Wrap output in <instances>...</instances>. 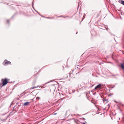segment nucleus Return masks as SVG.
Returning <instances> with one entry per match:
<instances>
[{"label":"nucleus","mask_w":124,"mask_h":124,"mask_svg":"<svg viewBox=\"0 0 124 124\" xmlns=\"http://www.w3.org/2000/svg\"><path fill=\"white\" fill-rule=\"evenodd\" d=\"M7 22H8V23L9 22V20H7Z\"/></svg>","instance_id":"10"},{"label":"nucleus","mask_w":124,"mask_h":124,"mask_svg":"<svg viewBox=\"0 0 124 124\" xmlns=\"http://www.w3.org/2000/svg\"><path fill=\"white\" fill-rule=\"evenodd\" d=\"M102 85L101 84H99L98 85L96 86L95 88L94 89H99L101 87Z\"/></svg>","instance_id":"3"},{"label":"nucleus","mask_w":124,"mask_h":124,"mask_svg":"<svg viewBox=\"0 0 124 124\" xmlns=\"http://www.w3.org/2000/svg\"><path fill=\"white\" fill-rule=\"evenodd\" d=\"M82 124H86L85 123H82Z\"/></svg>","instance_id":"11"},{"label":"nucleus","mask_w":124,"mask_h":124,"mask_svg":"<svg viewBox=\"0 0 124 124\" xmlns=\"http://www.w3.org/2000/svg\"><path fill=\"white\" fill-rule=\"evenodd\" d=\"M121 3L124 5V1H121Z\"/></svg>","instance_id":"6"},{"label":"nucleus","mask_w":124,"mask_h":124,"mask_svg":"<svg viewBox=\"0 0 124 124\" xmlns=\"http://www.w3.org/2000/svg\"><path fill=\"white\" fill-rule=\"evenodd\" d=\"M106 29H107V28H106Z\"/></svg>","instance_id":"15"},{"label":"nucleus","mask_w":124,"mask_h":124,"mask_svg":"<svg viewBox=\"0 0 124 124\" xmlns=\"http://www.w3.org/2000/svg\"><path fill=\"white\" fill-rule=\"evenodd\" d=\"M30 102H25L24 104L23 105L25 106H28L29 105Z\"/></svg>","instance_id":"4"},{"label":"nucleus","mask_w":124,"mask_h":124,"mask_svg":"<svg viewBox=\"0 0 124 124\" xmlns=\"http://www.w3.org/2000/svg\"><path fill=\"white\" fill-rule=\"evenodd\" d=\"M77 33H78V32H77V33H76V34H77Z\"/></svg>","instance_id":"14"},{"label":"nucleus","mask_w":124,"mask_h":124,"mask_svg":"<svg viewBox=\"0 0 124 124\" xmlns=\"http://www.w3.org/2000/svg\"><path fill=\"white\" fill-rule=\"evenodd\" d=\"M121 66L123 69H124V62L121 64Z\"/></svg>","instance_id":"5"},{"label":"nucleus","mask_w":124,"mask_h":124,"mask_svg":"<svg viewBox=\"0 0 124 124\" xmlns=\"http://www.w3.org/2000/svg\"><path fill=\"white\" fill-rule=\"evenodd\" d=\"M13 103V102H12L11 103V104H12V103Z\"/></svg>","instance_id":"13"},{"label":"nucleus","mask_w":124,"mask_h":124,"mask_svg":"<svg viewBox=\"0 0 124 124\" xmlns=\"http://www.w3.org/2000/svg\"><path fill=\"white\" fill-rule=\"evenodd\" d=\"M4 62H5V63H3V65H5V64H11V62H10L7 61L6 60H4Z\"/></svg>","instance_id":"2"},{"label":"nucleus","mask_w":124,"mask_h":124,"mask_svg":"<svg viewBox=\"0 0 124 124\" xmlns=\"http://www.w3.org/2000/svg\"><path fill=\"white\" fill-rule=\"evenodd\" d=\"M63 99V98H61V99H60V100H62Z\"/></svg>","instance_id":"9"},{"label":"nucleus","mask_w":124,"mask_h":124,"mask_svg":"<svg viewBox=\"0 0 124 124\" xmlns=\"http://www.w3.org/2000/svg\"><path fill=\"white\" fill-rule=\"evenodd\" d=\"M37 99H40V98L39 97H37Z\"/></svg>","instance_id":"8"},{"label":"nucleus","mask_w":124,"mask_h":124,"mask_svg":"<svg viewBox=\"0 0 124 124\" xmlns=\"http://www.w3.org/2000/svg\"><path fill=\"white\" fill-rule=\"evenodd\" d=\"M38 87V86H37V87ZM37 87H32L31 89H34V88H37Z\"/></svg>","instance_id":"7"},{"label":"nucleus","mask_w":124,"mask_h":124,"mask_svg":"<svg viewBox=\"0 0 124 124\" xmlns=\"http://www.w3.org/2000/svg\"><path fill=\"white\" fill-rule=\"evenodd\" d=\"M44 88V87H43V86H42L41 88Z\"/></svg>","instance_id":"12"},{"label":"nucleus","mask_w":124,"mask_h":124,"mask_svg":"<svg viewBox=\"0 0 124 124\" xmlns=\"http://www.w3.org/2000/svg\"><path fill=\"white\" fill-rule=\"evenodd\" d=\"M1 81L2 82V84L3 86L6 85L8 83L7 79L6 78L4 80H3V79H2L1 80Z\"/></svg>","instance_id":"1"}]
</instances>
